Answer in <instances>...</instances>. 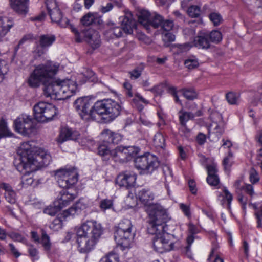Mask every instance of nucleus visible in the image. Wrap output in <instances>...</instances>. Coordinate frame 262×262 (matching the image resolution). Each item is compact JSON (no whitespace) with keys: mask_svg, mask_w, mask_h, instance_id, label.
I'll return each instance as SVG.
<instances>
[{"mask_svg":"<svg viewBox=\"0 0 262 262\" xmlns=\"http://www.w3.org/2000/svg\"><path fill=\"white\" fill-rule=\"evenodd\" d=\"M29 0H10L11 7L17 13L25 14L28 10Z\"/></svg>","mask_w":262,"mask_h":262,"instance_id":"23","label":"nucleus"},{"mask_svg":"<svg viewBox=\"0 0 262 262\" xmlns=\"http://www.w3.org/2000/svg\"><path fill=\"white\" fill-rule=\"evenodd\" d=\"M121 27L117 26L114 23H108L109 27L106 33L110 34L112 38H119L122 36L123 33L132 34L133 28L136 26V22L130 14L129 16H123L119 18Z\"/></svg>","mask_w":262,"mask_h":262,"instance_id":"13","label":"nucleus"},{"mask_svg":"<svg viewBox=\"0 0 262 262\" xmlns=\"http://www.w3.org/2000/svg\"><path fill=\"white\" fill-rule=\"evenodd\" d=\"M77 89L76 82L72 80H52L49 83L45 84L43 94L46 97L60 100L64 99V94H66L65 97L67 98L74 95Z\"/></svg>","mask_w":262,"mask_h":262,"instance_id":"8","label":"nucleus"},{"mask_svg":"<svg viewBox=\"0 0 262 262\" xmlns=\"http://www.w3.org/2000/svg\"><path fill=\"white\" fill-rule=\"evenodd\" d=\"M193 46L199 49L207 50L210 48L211 43L208 36V31H199L192 42Z\"/></svg>","mask_w":262,"mask_h":262,"instance_id":"19","label":"nucleus"},{"mask_svg":"<svg viewBox=\"0 0 262 262\" xmlns=\"http://www.w3.org/2000/svg\"><path fill=\"white\" fill-rule=\"evenodd\" d=\"M39 233L41 235L40 237L37 231H31L30 235L32 240L35 243L40 244L45 251L47 253L50 252L51 249L52 243L49 235L43 228L40 229Z\"/></svg>","mask_w":262,"mask_h":262,"instance_id":"17","label":"nucleus"},{"mask_svg":"<svg viewBox=\"0 0 262 262\" xmlns=\"http://www.w3.org/2000/svg\"><path fill=\"white\" fill-rule=\"evenodd\" d=\"M55 177L59 186L63 188L59 194L63 201H73L78 195L76 185L79 174L76 168L71 166L58 169L56 171Z\"/></svg>","mask_w":262,"mask_h":262,"instance_id":"6","label":"nucleus"},{"mask_svg":"<svg viewBox=\"0 0 262 262\" xmlns=\"http://www.w3.org/2000/svg\"><path fill=\"white\" fill-rule=\"evenodd\" d=\"M67 217H64L63 213L61 214H58L57 216L53 221L50 226L51 229L54 231H58L62 228L63 221Z\"/></svg>","mask_w":262,"mask_h":262,"instance_id":"34","label":"nucleus"},{"mask_svg":"<svg viewBox=\"0 0 262 262\" xmlns=\"http://www.w3.org/2000/svg\"><path fill=\"white\" fill-rule=\"evenodd\" d=\"M123 87L125 90V94L127 97L132 98L133 97L132 91L133 86L132 84L127 80H126L123 84Z\"/></svg>","mask_w":262,"mask_h":262,"instance_id":"56","label":"nucleus"},{"mask_svg":"<svg viewBox=\"0 0 262 262\" xmlns=\"http://www.w3.org/2000/svg\"><path fill=\"white\" fill-rule=\"evenodd\" d=\"M14 130L24 136H30L35 130L34 119L30 115L21 114L14 121Z\"/></svg>","mask_w":262,"mask_h":262,"instance_id":"14","label":"nucleus"},{"mask_svg":"<svg viewBox=\"0 0 262 262\" xmlns=\"http://www.w3.org/2000/svg\"><path fill=\"white\" fill-rule=\"evenodd\" d=\"M102 142L97 147V155L102 160L107 162L111 159H117V147L111 149L112 145L119 144L122 139V135L108 129H105L101 132Z\"/></svg>","mask_w":262,"mask_h":262,"instance_id":"7","label":"nucleus"},{"mask_svg":"<svg viewBox=\"0 0 262 262\" xmlns=\"http://www.w3.org/2000/svg\"><path fill=\"white\" fill-rule=\"evenodd\" d=\"M132 226L130 220L124 219L115 228L114 239L117 246L122 251L130 248L134 239V234L132 232Z\"/></svg>","mask_w":262,"mask_h":262,"instance_id":"10","label":"nucleus"},{"mask_svg":"<svg viewBox=\"0 0 262 262\" xmlns=\"http://www.w3.org/2000/svg\"><path fill=\"white\" fill-rule=\"evenodd\" d=\"M157 115L158 118V121L157 123V126L161 128V127L166 125V115L164 113L162 110H157Z\"/></svg>","mask_w":262,"mask_h":262,"instance_id":"44","label":"nucleus"},{"mask_svg":"<svg viewBox=\"0 0 262 262\" xmlns=\"http://www.w3.org/2000/svg\"><path fill=\"white\" fill-rule=\"evenodd\" d=\"M154 146L157 148L164 149L166 146L165 138L160 132H158L154 136L153 139Z\"/></svg>","mask_w":262,"mask_h":262,"instance_id":"32","label":"nucleus"},{"mask_svg":"<svg viewBox=\"0 0 262 262\" xmlns=\"http://www.w3.org/2000/svg\"><path fill=\"white\" fill-rule=\"evenodd\" d=\"M136 168L141 170L143 174H151L157 169L160 165L157 156L146 152L143 155L137 157L134 159Z\"/></svg>","mask_w":262,"mask_h":262,"instance_id":"12","label":"nucleus"},{"mask_svg":"<svg viewBox=\"0 0 262 262\" xmlns=\"http://www.w3.org/2000/svg\"><path fill=\"white\" fill-rule=\"evenodd\" d=\"M179 156L182 160L185 161L188 158V149H185L182 145L177 147Z\"/></svg>","mask_w":262,"mask_h":262,"instance_id":"58","label":"nucleus"},{"mask_svg":"<svg viewBox=\"0 0 262 262\" xmlns=\"http://www.w3.org/2000/svg\"><path fill=\"white\" fill-rule=\"evenodd\" d=\"M216 117L219 119H220V115L216 113H212L210 115V120L212 121V123H214L215 126L214 127V130L217 136H221L223 133V130L221 126L217 124V121L214 120V117ZM213 125V124H211Z\"/></svg>","mask_w":262,"mask_h":262,"instance_id":"38","label":"nucleus"},{"mask_svg":"<svg viewBox=\"0 0 262 262\" xmlns=\"http://www.w3.org/2000/svg\"><path fill=\"white\" fill-rule=\"evenodd\" d=\"M32 172H28L23 173L24 176L21 179V184L23 187H27L28 186L33 185L34 180L30 176Z\"/></svg>","mask_w":262,"mask_h":262,"instance_id":"43","label":"nucleus"},{"mask_svg":"<svg viewBox=\"0 0 262 262\" xmlns=\"http://www.w3.org/2000/svg\"><path fill=\"white\" fill-rule=\"evenodd\" d=\"M241 190L249 195L250 197H252L255 193L254 188L252 184H245L244 185L242 186Z\"/></svg>","mask_w":262,"mask_h":262,"instance_id":"52","label":"nucleus"},{"mask_svg":"<svg viewBox=\"0 0 262 262\" xmlns=\"http://www.w3.org/2000/svg\"><path fill=\"white\" fill-rule=\"evenodd\" d=\"M70 202H66L61 199V196H58L57 199L54 202L53 205H50L43 209V213L51 216L55 215L63 207L69 204Z\"/></svg>","mask_w":262,"mask_h":262,"instance_id":"21","label":"nucleus"},{"mask_svg":"<svg viewBox=\"0 0 262 262\" xmlns=\"http://www.w3.org/2000/svg\"><path fill=\"white\" fill-rule=\"evenodd\" d=\"M13 134L9 129L7 122L1 119L0 121V140L3 138L11 137Z\"/></svg>","mask_w":262,"mask_h":262,"instance_id":"33","label":"nucleus"},{"mask_svg":"<svg viewBox=\"0 0 262 262\" xmlns=\"http://www.w3.org/2000/svg\"><path fill=\"white\" fill-rule=\"evenodd\" d=\"M13 26V23L11 19L0 16V38L4 36Z\"/></svg>","mask_w":262,"mask_h":262,"instance_id":"25","label":"nucleus"},{"mask_svg":"<svg viewBox=\"0 0 262 262\" xmlns=\"http://www.w3.org/2000/svg\"><path fill=\"white\" fill-rule=\"evenodd\" d=\"M240 95L238 93L229 92L226 94V99L228 103L231 105L237 104Z\"/></svg>","mask_w":262,"mask_h":262,"instance_id":"39","label":"nucleus"},{"mask_svg":"<svg viewBox=\"0 0 262 262\" xmlns=\"http://www.w3.org/2000/svg\"><path fill=\"white\" fill-rule=\"evenodd\" d=\"M113 207V201L111 199H104L100 201L99 207L102 211L111 209Z\"/></svg>","mask_w":262,"mask_h":262,"instance_id":"47","label":"nucleus"},{"mask_svg":"<svg viewBox=\"0 0 262 262\" xmlns=\"http://www.w3.org/2000/svg\"><path fill=\"white\" fill-rule=\"evenodd\" d=\"M255 215L256 219L257 228H262V205L260 206L259 210L255 212Z\"/></svg>","mask_w":262,"mask_h":262,"instance_id":"61","label":"nucleus"},{"mask_svg":"<svg viewBox=\"0 0 262 262\" xmlns=\"http://www.w3.org/2000/svg\"><path fill=\"white\" fill-rule=\"evenodd\" d=\"M188 185L190 192L194 195H196L198 192L196 184L193 179H190L188 182Z\"/></svg>","mask_w":262,"mask_h":262,"instance_id":"62","label":"nucleus"},{"mask_svg":"<svg viewBox=\"0 0 262 262\" xmlns=\"http://www.w3.org/2000/svg\"><path fill=\"white\" fill-rule=\"evenodd\" d=\"M32 141L23 143L18 150L19 157L15 158L13 164L22 173L33 172L49 165L51 156L42 148L35 150Z\"/></svg>","mask_w":262,"mask_h":262,"instance_id":"3","label":"nucleus"},{"mask_svg":"<svg viewBox=\"0 0 262 262\" xmlns=\"http://www.w3.org/2000/svg\"><path fill=\"white\" fill-rule=\"evenodd\" d=\"M147 214L151 225L149 232L155 235L152 240L154 250L161 253L171 250L173 244L169 243V234L166 232V223L169 220L167 210L162 206H153L148 209Z\"/></svg>","mask_w":262,"mask_h":262,"instance_id":"2","label":"nucleus"},{"mask_svg":"<svg viewBox=\"0 0 262 262\" xmlns=\"http://www.w3.org/2000/svg\"><path fill=\"white\" fill-rule=\"evenodd\" d=\"M119 258L117 254L110 252L105 256L102 257L99 262H119Z\"/></svg>","mask_w":262,"mask_h":262,"instance_id":"48","label":"nucleus"},{"mask_svg":"<svg viewBox=\"0 0 262 262\" xmlns=\"http://www.w3.org/2000/svg\"><path fill=\"white\" fill-rule=\"evenodd\" d=\"M9 70V66L8 62L4 60L0 59V83L4 80Z\"/></svg>","mask_w":262,"mask_h":262,"instance_id":"37","label":"nucleus"},{"mask_svg":"<svg viewBox=\"0 0 262 262\" xmlns=\"http://www.w3.org/2000/svg\"><path fill=\"white\" fill-rule=\"evenodd\" d=\"M103 230L101 226L95 221H86L76 231V242L78 250L88 253L95 248Z\"/></svg>","mask_w":262,"mask_h":262,"instance_id":"5","label":"nucleus"},{"mask_svg":"<svg viewBox=\"0 0 262 262\" xmlns=\"http://www.w3.org/2000/svg\"><path fill=\"white\" fill-rule=\"evenodd\" d=\"M34 119L39 122H47L58 114V110L53 104L40 101L33 107Z\"/></svg>","mask_w":262,"mask_h":262,"instance_id":"11","label":"nucleus"},{"mask_svg":"<svg viewBox=\"0 0 262 262\" xmlns=\"http://www.w3.org/2000/svg\"><path fill=\"white\" fill-rule=\"evenodd\" d=\"M205 167L207 172V176L217 174L218 169L216 163H213L211 164H207Z\"/></svg>","mask_w":262,"mask_h":262,"instance_id":"53","label":"nucleus"},{"mask_svg":"<svg viewBox=\"0 0 262 262\" xmlns=\"http://www.w3.org/2000/svg\"><path fill=\"white\" fill-rule=\"evenodd\" d=\"M222 190L223 192L224 193V195L220 194V196L223 197L222 204L223 205L225 201H226L227 206V207L228 209H230L231 208V202L233 200V195L226 187H224L222 189Z\"/></svg>","mask_w":262,"mask_h":262,"instance_id":"35","label":"nucleus"},{"mask_svg":"<svg viewBox=\"0 0 262 262\" xmlns=\"http://www.w3.org/2000/svg\"><path fill=\"white\" fill-rule=\"evenodd\" d=\"M29 255L31 258L32 261L37 260L39 258L38 251L33 245H31L28 249Z\"/></svg>","mask_w":262,"mask_h":262,"instance_id":"51","label":"nucleus"},{"mask_svg":"<svg viewBox=\"0 0 262 262\" xmlns=\"http://www.w3.org/2000/svg\"><path fill=\"white\" fill-rule=\"evenodd\" d=\"M139 102H141L145 104L149 103L148 101L144 98L140 94L136 93L135 95V97L132 100V103L133 104H137Z\"/></svg>","mask_w":262,"mask_h":262,"instance_id":"63","label":"nucleus"},{"mask_svg":"<svg viewBox=\"0 0 262 262\" xmlns=\"http://www.w3.org/2000/svg\"><path fill=\"white\" fill-rule=\"evenodd\" d=\"M9 236L14 242H20L24 244L27 243V238L20 233L12 232Z\"/></svg>","mask_w":262,"mask_h":262,"instance_id":"49","label":"nucleus"},{"mask_svg":"<svg viewBox=\"0 0 262 262\" xmlns=\"http://www.w3.org/2000/svg\"><path fill=\"white\" fill-rule=\"evenodd\" d=\"M117 159L120 162H127L138 157L140 148L137 146H117Z\"/></svg>","mask_w":262,"mask_h":262,"instance_id":"16","label":"nucleus"},{"mask_svg":"<svg viewBox=\"0 0 262 262\" xmlns=\"http://www.w3.org/2000/svg\"><path fill=\"white\" fill-rule=\"evenodd\" d=\"M74 107L82 119L96 120L97 115L106 123L114 121L120 115L122 109L121 105L113 99H103L94 103L89 97L77 99L74 102Z\"/></svg>","mask_w":262,"mask_h":262,"instance_id":"1","label":"nucleus"},{"mask_svg":"<svg viewBox=\"0 0 262 262\" xmlns=\"http://www.w3.org/2000/svg\"><path fill=\"white\" fill-rule=\"evenodd\" d=\"M179 207L184 215L188 219H190L191 217V212L190 205L184 203H181L179 205Z\"/></svg>","mask_w":262,"mask_h":262,"instance_id":"55","label":"nucleus"},{"mask_svg":"<svg viewBox=\"0 0 262 262\" xmlns=\"http://www.w3.org/2000/svg\"><path fill=\"white\" fill-rule=\"evenodd\" d=\"M80 24L83 26H93L98 29L104 27V22L98 13L89 12L83 16L80 19Z\"/></svg>","mask_w":262,"mask_h":262,"instance_id":"18","label":"nucleus"},{"mask_svg":"<svg viewBox=\"0 0 262 262\" xmlns=\"http://www.w3.org/2000/svg\"><path fill=\"white\" fill-rule=\"evenodd\" d=\"M174 27V23L173 20L166 19L164 20L163 18L162 24L161 26L162 32L170 31Z\"/></svg>","mask_w":262,"mask_h":262,"instance_id":"50","label":"nucleus"},{"mask_svg":"<svg viewBox=\"0 0 262 262\" xmlns=\"http://www.w3.org/2000/svg\"><path fill=\"white\" fill-rule=\"evenodd\" d=\"M59 67L51 63L39 64L28 77V85L33 88H38L48 79L52 78L58 72Z\"/></svg>","mask_w":262,"mask_h":262,"instance_id":"9","label":"nucleus"},{"mask_svg":"<svg viewBox=\"0 0 262 262\" xmlns=\"http://www.w3.org/2000/svg\"><path fill=\"white\" fill-rule=\"evenodd\" d=\"M1 187L5 190L4 195L6 200L11 204L16 202V193L13 189L12 186L8 183H2Z\"/></svg>","mask_w":262,"mask_h":262,"instance_id":"24","label":"nucleus"},{"mask_svg":"<svg viewBox=\"0 0 262 262\" xmlns=\"http://www.w3.org/2000/svg\"><path fill=\"white\" fill-rule=\"evenodd\" d=\"M188 15L192 18H198L200 15V7L196 5H191L187 10Z\"/></svg>","mask_w":262,"mask_h":262,"instance_id":"42","label":"nucleus"},{"mask_svg":"<svg viewBox=\"0 0 262 262\" xmlns=\"http://www.w3.org/2000/svg\"><path fill=\"white\" fill-rule=\"evenodd\" d=\"M56 40L54 35L43 34L39 36V45L42 49L51 47Z\"/></svg>","mask_w":262,"mask_h":262,"instance_id":"26","label":"nucleus"},{"mask_svg":"<svg viewBox=\"0 0 262 262\" xmlns=\"http://www.w3.org/2000/svg\"><path fill=\"white\" fill-rule=\"evenodd\" d=\"M233 157V154L231 150L230 149L228 151L227 155L224 158L222 161V165L224 168V170L225 172L228 176L231 172V167L234 163V162L231 160V159H232Z\"/></svg>","mask_w":262,"mask_h":262,"instance_id":"27","label":"nucleus"},{"mask_svg":"<svg viewBox=\"0 0 262 262\" xmlns=\"http://www.w3.org/2000/svg\"><path fill=\"white\" fill-rule=\"evenodd\" d=\"M207 183L211 186H216L220 183V179L218 174L207 176L206 178Z\"/></svg>","mask_w":262,"mask_h":262,"instance_id":"54","label":"nucleus"},{"mask_svg":"<svg viewBox=\"0 0 262 262\" xmlns=\"http://www.w3.org/2000/svg\"><path fill=\"white\" fill-rule=\"evenodd\" d=\"M150 16V13L146 10H141L139 13L138 21L146 29L149 28V23L151 19Z\"/></svg>","mask_w":262,"mask_h":262,"instance_id":"30","label":"nucleus"},{"mask_svg":"<svg viewBox=\"0 0 262 262\" xmlns=\"http://www.w3.org/2000/svg\"><path fill=\"white\" fill-rule=\"evenodd\" d=\"M208 17L214 26H219L223 21L222 16L219 13L212 12L209 14Z\"/></svg>","mask_w":262,"mask_h":262,"instance_id":"41","label":"nucleus"},{"mask_svg":"<svg viewBox=\"0 0 262 262\" xmlns=\"http://www.w3.org/2000/svg\"><path fill=\"white\" fill-rule=\"evenodd\" d=\"M48 13L52 23L57 24L62 28H69L74 33L76 42H81L84 40L93 50L100 47L101 43L99 33L93 29H85L79 32L70 24V20L64 17L61 10L55 0H46L45 2Z\"/></svg>","mask_w":262,"mask_h":262,"instance_id":"4","label":"nucleus"},{"mask_svg":"<svg viewBox=\"0 0 262 262\" xmlns=\"http://www.w3.org/2000/svg\"><path fill=\"white\" fill-rule=\"evenodd\" d=\"M137 174L134 172L125 171L117 175L115 182L120 187L130 189L135 186Z\"/></svg>","mask_w":262,"mask_h":262,"instance_id":"15","label":"nucleus"},{"mask_svg":"<svg viewBox=\"0 0 262 262\" xmlns=\"http://www.w3.org/2000/svg\"><path fill=\"white\" fill-rule=\"evenodd\" d=\"M241 250L243 251L244 254L246 257L249 255L250 245L249 243L245 239H243L242 241V246Z\"/></svg>","mask_w":262,"mask_h":262,"instance_id":"60","label":"nucleus"},{"mask_svg":"<svg viewBox=\"0 0 262 262\" xmlns=\"http://www.w3.org/2000/svg\"><path fill=\"white\" fill-rule=\"evenodd\" d=\"M208 36L211 42L218 43L222 40V33L219 30H213L211 32H208Z\"/></svg>","mask_w":262,"mask_h":262,"instance_id":"36","label":"nucleus"},{"mask_svg":"<svg viewBox=\"0 0 262 262\" xmlns=\"http://www.w3.org/2000/svg\"><path fill=\"white\" fill-rule=\"evenodd\" d=\"M187 227L186 239H192V241H194L195 239L198 238V236L196 235L201 232V229L199 227L192 222H189L187 225Z\"/></svg>","mask_w":262,"mask_h":262,"instance_id":"29","label":"nucleus"},{"mask_svg":"<svg viewBox=\"0 0 262 262\" xmlns=\"http://www.w3.org/2000/svg\"><path fill=\"white\" fill-rule=\"evenodd\" d=\"M137 198L142 204L148 206L146 210L147 212L150 207L153 206H160V205L152 204V201L154 199V194L148 189L143 188L139 191Z\"/></svg>","mask_w":262,"mask_h":262,"instance_id":"20","label":"nucleus"},{"mask_svg":"<svg viewBox=\"0 0 262 262\" xmlns=\"http://www.w3.org/2000/svg\"><path fill=\"white\" fill-rule=\"evenodd\" d=\"M163 40L165 42H172L175 40V35L170 31L162 32Z\"/></svg>","mask_w":262,"mask_h":262,"instance_id":"59","label":"nucleus"},{"mask_svg":"<svg viewBox=\"0 0 262 262\" xmlns=\"http://www.w3.org/2000/svg\"><path fill=\"white\" fill-rule=\"evenodd\" d=\"M199 64L198 60L195 57L189 58L184 61L185 66L189 70H192L197 68Z\"/></svg>","mask_w":262,"mask_h":262,"instance_id":"45","label":"nucleus"},{"mask_svg":"<svg viewBox=\"0 0 262 262\" xmlns=\"http://www.w3.org/2000/svg\"><path fill=\"white\" fill-rule=\"evenodd\" d=\"M195 141L199 145H203L206 142V136L204 133L199 132L196 137Z\"/></svg>","mask_w":262,"mask_h":262,"instance_id":"64","label":"nucleus"},{"mask_svg":"<svg viewBox=\"0 0 262 262\" xmlns=\"http://www.w3.org/2000/svg\"><path fill=\"white\" fill-rule=\"evenodd\" d=\"M182 96L187 100L192 101L198 98V93L193 88H184L180 90Z\"/></svg>","mask_w":262,"mask_h":262,"instance_id":"28","label":"nucleus"},{"mask_svg":"<svg viewBox=\"0 0 262 262\" xmlns=\"http://www.w3.org/2000/svg\"><path fill=\"white\" fill-rule=\"evenodd\" d=\"M178 117L180 126H185L189 120L194 118V115L192 112L181 110L178 112Z\"/></svg>","mask_w":262,"mask_h":262,"instance_id":"31","label":"nucleus"},{"mask_svg":"<svg viewBox=\"0 0 262 262\" xmlns=\"http://www.w3.org/2000/svg\"><path fill=\"white\" fill-rule=\"evenodd\" d=\"M249 181L252 185H254L259 182L260 180L258 172L254 168H251L249 170Z\"/></svg>","mask_w":262,"mask_h":262,"instance_id":"46","label":"nucleus"},{"mask_svg":"<svg viewBox=\"0 0 262 262\" xmlns=\"http://www.w3.org/2000/svg\"><path fill=\"white\" fill-rule=\"evenodd\" d=\"M202 212L206 215L209 219L213 220L214 217V211L212 208L210 207L201 208Z\"/></svg>","mask_w":262,"mask_h":262,"instance_id":"57","label":"nucleus"},{"mask_svg":"<svg viewBox=\"0 0 262 262\" xmlns=\"http://www.w3.org/2000/svg\"><path fill=\"white\" fill-rule=\"evenodd\" d=\"M87 207L88 204L86 201L83 198H80L68 209L63 211L64 216L68 217L70 215L74 216L76 214H78Z\"/></svg>","mask_w":262,"mask_h":262,"instance_id":"22","label":"nucleus"},{"mask_svg":"<svg viewBox=\"0 0 262 262\" xmlns=\"http://www.w3.org/2000/svg\"><path fill=\"white\" fill-rule=\"evenodd\" d=\"M163 20V17L158 14L155 15V16L152 17L150 20L149 23V28L150 27H152L154 28H158L159 27H161L162 26Z\"/></svg>","mask_w":262,"mask_h":262,"instance_id":"40","label":"nucleus"}]
</instances>
